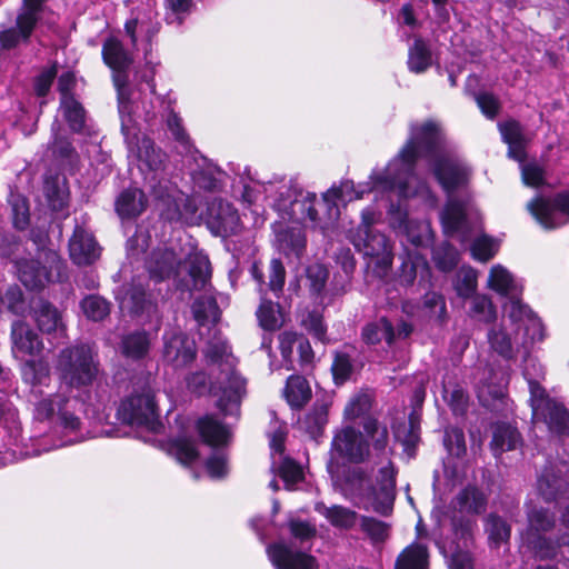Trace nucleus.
<instances>
[{
    "instance_id": "f257e3e1",
    "label": "nucleus",
    "mask_w": 569,
    "mask_h": 569,
    "mask_svg": "<svg viewBox=\"0 0 569 569\" xmlns=\"http://www.w3.org/2000/svg\"><path fill=\"white\" fill-rule=\"evenodd\" d=\"M419 158H425L436 179L448 193V201L441 212V222L447 234L462 231L466 224L467 203L456 199L451 192L465 186L470 177L468 166L448 144L442 129L435 121L411 124L410 137L399 154L383 170H373L368 182L369 188L351 180H343L323 193V201L361 199L366 192L396 193L400 199L411 197L429 198L428 186L413 173V166Z\"/></svg>"
},
{
    "instance_id": "f03ea898",
    "label": "nucleus",
    "mask_w": 569,
    "mask_h": 569,
    "mask_svg": "<svg viewBox=\"0 0 569 569\" xmlns=\"http://www.w3.org/2000/svg\"><path fill=\"white\" fill-rule=\"evenodd\" d=\"M363 430L372 441V447L378 457L385 458L376 477V485H371L368 476L360 467H355L348 471L345 482V491L359 498L366 509H372L382 516H387L392 510L396 498V471L388 459V429L377 419L367 418L363 421Z\"/></svg>"
},
{
    "instance_id": "7ed1b4c3",
    "label": "nucleus",
    "mask_w": 569,
    "mask_h": 569,
    "mask_svg": "<svg viewBox=\"0 0 569 569\" xmlns=\"http://www.w3.org/2000/svg\"><path fill=\"white\" fill-rule=\"evenodd\" d=\"M506 312L501 323L489 330L488 341L492 350L511 359L515 348L527 351L529 345L542 339V325L521 301H512Z\"/></svg>"
},
{
    "instance_id": "20e7f679",
    "label": "nucleus",
    "mask_w": 569,
    "mask_h": 569,
    "mask_svg": "<svg viewBox=\"0 0 569 569\" xmlns=\"http://www.w3.org/2000/svg\"><path fill=\"white\" fill-rule=\"evenodd\" d=\"M83 403L80 399L62 390L39 400L33 410L36 420L51 422L67 437L60 446L73 445L84 439L81 421Z\"/></svg>"
},
{
    "instance_id": "39448f33",
    "label": "nucleus",
    "mask_w": 569,
    "mask_h": 569,
    "mask_svg": "<svg viewBox=\"0 0 569 569\" xmlns=\"http://www.w3.org/2000/svg\"><path fill=\"white\" fill-rule=\"evenodd\" d=\"M98 353L90 343H76L63 348L57 358L56 369L67 388L90 386L99 370Z\"/></svg>"
},
{
    "instance_id": "423d86ee",
    "label": "nucleus",
    "mask_w": 569,
    "mask_h": 569,
    "mask_svg": "<svg viewBox=\"0 0 569 569\" xmlns=\"http://www.w3.org/2000/svg\"><path fill=\"white\" fill-rule=\"evenodd\" d=\"M137 109V104H128L126 92L120 91L121 131L129 152L137 158L141 171L157 172L162 169L166 154L154 147L150 138L141 134L133 118Z\"/></svg>"
},
{
    "instance_id": "0eeeda50",
    "label": "nucleus",
    "mask_w": 569,
    "mask_h": 569,
    "mask_svg": "<svg viewBox=\"0 0 569 569\" xmlns=\"http://www.w3.org/2000/svg\"><path fill=\"white\" fill-rule=\"evenodd\" d=\"M528 529L523 540L540 560L569 561V535L552 542L545 533L555 525L553 515L545 509H533L528 513Z\"/></svg>"
},
{
    "instance_id": "6e6552de",
    "label": "nucleus",
    "mask_w": 569,
    "mask_h": 569,
    "mask_svg": "<svg viewBox=\"0 0 569 569\" xmlns=\"http://www.w3.org/2000/svg\"><path fill=\"white\" fill-rule=\"evenodd\" d=\"M379 218L380 214L372 207L363 209L361 222L355 231H350L349 239L359 252L376 258L377 263L387 269L393 260L392 246L383 233L372 229Z\"/></svg>"
},
{
    "instance_id": "1a4fd4ad",
    "label": "nucleus",
    "mask_w": 569,
    "mask_h": 569,
    "mask_svg": "<svg viewBox=\"0 0 569 569\" xmlns=\"http://www.w3.org/2000/svg\"><path fill=\"white\" fill-rule=\"evenodd\" d=\"M207 370L190 373L186 379L188 389L200 396L208 393L216 397L217 407L224 416H239L246 392H236L231 383L219 377V372L211 375V370Z\"/></svg>"
},
{
    "instance_id": "9d476101",
    "label": "nucleus",
    "mask_w": 569,
    "mask_h": 569,
    "mask_svg": "<svg viewBox=\"0 0 569 569\" xmlns=\"http://www.w3.org/2000/svg\"><path fill=\"white\" fill-rule=\"evenodd\" d=\"M118 418L126 425L143 427L156 431L158 422L154 390L149 382H143L126 397L117 411Z\"/></svg>"
},
{
    "instance_id": "9b49d317",
    "label": "nucleus",
    "mask_w": 569,
    "mask_h": 569,
    "mask_svg": "<svg viewBox=\"0 0 569 569\" xmlns=\"http://www.w3.org/2000/svg\"><path fill=\"white\" fill-rule=\"evenodd\" d=\"M202 353L207 369L211 370V375L219 372V377L231 383L236 392H246V381L236 370L237 359L232 355L228 341L220 332H213L212 337L206 342Z\"/></svg>"
},
{
    "instance_id": "f8f14e48",
    "label": "nucleus",
    "mask_w": 569,
    "mask_h": 569,
    "mask_svg": "<svg viewBox=\"0 0 569 569\" xmlns=\"http://www.w3.org/2000/svg\"><path fill=\"white\" fill-rule=\"evenodd\" d=\"M102 58L113 71V82L118 92V110L120 109V91L126 92L129 106L137 104L138 93L129 88L126 74L127 69L133 62L131 53L123 48L118 38L110 37L103 42Z\"/></svg>"
},
{
    "instance_id": "ddd939ff",
    "label": "nucleus",
    "mask_w": 569,
    "mask_h": 569,
    "mask_svg": "<svg viewBox=\"0 0 569 569\" xmlns=\"http://www.w3.org/2000/svg\"><path fill=\"white\" fill-rule=\"evenodd\" d=\"M527 209L545 229H556L569 222V191L553 198L537 196L527 203Z\"/></svg>"
},
{
    "instance_id": "4468645a",
    "label": "nucleus",
    "mask_w": 569,
    "mask_h": 569,
    "mask_svg": "<svg viewBox=\"0 0 569 569\" xmlns=\"http://www.w3.org/2000/svg\"><path fill=\"white\" fill-rule=\"evenodd\" d=\"M530 403L536 421H543L553 433L565 435L569 432L568 411L561 403L547 397L543 388L532 387Z\"/></svg>"
},
{
    "instance_id": "2eb2a0df",
    "label": "nucleus",
    "mask_w": 569,
    "mask_h": 569,
    "mask_svg": "<svg viewBox=\"0 0 569 569\" xmlns=\"http://www.w3.org/2000/svg\"><path fill=\"white\" fill-rule=\"evenodd\" d=\"M331 453L349 462L360 463L370 457V449L360 431L351 426H345L333 436Z\"/></svg>"
},
{
    "instance_id": "dca6fc26",
    "label": "nucleus",
    "mask_w": 569,
    "mask_h": 569,
    "mask_svg": "<svg viewBox=\"0 0 569 569\" xmlns=\"http://www.w3.org/2000/svg\"><path fill=\"white\" fill-rule=\"evenodd\" d=\"M390 224L403 234L416 249L428 247L432 241V230L428 220L408 219L407 213L390 207Z\"/></svg>"
},
{
    "instance_id": "f3484780",
    "label": "nucleus",
    "mask_w": 569,
    "mask_h": 569,
    "mask_svg": "<svg viewBox=\"0 0 569 569\" xmlns=\"http://www.w3.org/2000/svg\"><path fill=\"white\" fill-rule=\"evenodd\" d=\"M207 224L213 234L228 237L240 230V217L229 202L214 199L208 206Z\"/></svg>"
},
{
    "instance_id": "a211bd4d",
    "label": "nucleus",
    "mask_w": 569,
    "mask_h": 569,
    "mask_svg": "<svg viewBox=\"0 0 569 569\" xmlns=\"http://www.w3.org/2000/svg\"><path fill=\"white\" fill-rule=\"evenodd\" d=\"M163 342V359L173 368H184L196 359V343L182 332L172 331L164 333Z\"/></svg>"
},
{
    "instance_id": "6ab92c4d",
    "label": "nucleus",
    "mask_w": 569,
    "mask_h": 569,
    "mask_svg": "<svg viewBox=\"0 0 569 569\" xmlns=\"http://www.w3.org/2000/svg\"><path fill=\"white\" fill-rule=\"evenodd\" d=\"M316 198L315 193H307L301 199L295 200H291L290 197L287 199L281 198L274 202V208L280 212L283 220H309L315 227L325 229L315 208Z\"/></svg>"
},
{
    "instance_id": "aec40b11",
    "label": "nucleus",
    "mask_w": 569,
    "mask_h": 569,
    "mask_svg": "<svg viewBox=\"0 0 569 569\" xmlns=\"http://www.w3.org/2000/svg\"><path fill=\"white\" fill-rule=\"evenodd\" d=\"M69 254L78 266L93 263L100 256V247L94 237L82 226H76L69 240Z\"/></svg>"
},
{
    "instance_id": "412c9836",
    "label": "nucleus",
    "mask_w": 569,
    "mask_h": 569,
    "mask_svg": "<svg viewBox=\"0 0 569 569\" xmlns=\"http://www.w3.org/2000/svg\"><path fill=\"white\" fill-rule=\"evenodd\" d=\"M268 556L277 569H318L316 559L301 551H293L286 543L278 542L268 547Z\"/></svg>"
},
{
    "instance_id": "4be33fe9",
    "label": "nucleus",
    "mask_w": 569,
    "mask_h": 569,
    "mask_svg": "<svg viewBox=\"0 0 569 569\" xmlns=\"http://www.w3.org/2000/svg\"><path fill=\"white\" fill-rule=\"evenodd\" d=\"M186 254H177L173 249L158 248L147 260L150 277L157 281L174 277Z\"/></svg>"
},
{
    "instance_id": "5701e85b",
    "label": "nucleus",
    "mask_w": 569,
    "mask_h": 569,
    "mask_svg": "<svg viewBox=\"0 0 569 569\" xmlns=\"http://www.w3.org/2000/svg\"><path fill=\"white\" fill-rule=\"evenodd\" d=\"M12 351L14 353L38 356L43 349V342L31 327L17 320L11 326Z\"/></svg>"
},
{
    "instance_id": "b1692460",
    "label": "nucleus",
    "mask_w": 569,
    "mask_h": 569,
    "mask_svg": "<svg viewBox=\"0 0 569 569\" xmlns=\"http://www.w3.org/2000/svg\"><path fill=\"white\" fill-rule=\"evenodd\" d=\"M488 288L509 298V303L506 307H509L512 301H520L518 297L522 291L521 283L501 264L491 267L488 276Z\"/></svg>"
},
{
    "instance_id": "393cba45",
    "label": "nucleus",
    "mask_w": 569,
    "mask_h": 569,
    "mask_svg": "<svg viewBox=\"0 0 569 569\" xmlns=\"http://www.w3.org/2000/svg\"><path fill=\"white\" fill-rule=\"evenodd\" d=\"M34 320L39 330L54 338H66V325L59 310L49 302L40 301L34 308Z\"/></svg>"
},
{
    "instance_id": "a878e982",
    "label": "nucleus",
    "mask_w": 569,
    "mask_h": 569,
    "mask_svg": "<svg viewBox=\"0 0 569 569\" xmlns=\"http://www.w3.org/2000/svg\"><path fill=\"white\" fill-rule=\"evenodd\" d=\"M37 22L31 13H18L16 27H11L0 31L1 49L10 50L27 42L36 27Z\"/></svg>"
},
{
    "instance_id": "bb28decb",
    "label": "nucleus",
    "mask_w": 569,
    "mask_h": 569,
    "mask_svg": "<svg viewBox=\"0 0 569 569\" xmlns=\"http://www.w3.org/2000/svg\"><path fill=\"white\" fill-rule=\"evenodd\" d=\"M499 131L502 140L508 144L509 158L523 162L526 160L527 138L522 132L520 123L515 120L499 123Z\"/></svg>"
},
{
    "instance_id": "cd10ccee",
    "label": "nucleus",
    "mask_w": 569,
    "mask_h": 569,
    "mask_svg": "<svg viewBox=\"0 0 569 569\" xmlns=\"http://www.w3.org/2000/svg\"><path fill=\"white\" fill-rule=\"evenodd\" d=\"M118 299L122 310L134 315H142L144 312L150 315L156 311V306L151 302L141 284L132 283L124 289Z\"/></svg>"
},
{
    "instance_id": "c85d7f7f",
    "label": "nucleus",
    "mask_w": 569,
    "mask_h": 569,
    "mask_svg": "<svg viewBox=\"0 0 569 569\" xmlns=\"http://www.w3.org/2000/svg\"><path fill=\"white\" fill-rule=\"evenodd\" d=\"M430 268L426 258L419 252L407 250V258H405L399 273V282L402 286H411L417 277H420V280H428Z\"/></svg>"
},
{
    "instance_id": "c756f323",
    "label": "nucleus",
    "mask_w": 569,
    "mask_h": 569,
    "mask_svg": "<svg viewBox=\"0 0 569 569\" xmlns=\"http://www.w3.org/2000/svg\"><path fill=\"white\" fill-rule=\"evenodd\" d=\"M146 207V196L136 187L123 190L116 201V211L121 218L138 217L144 211Z\"/></svg>"
},
{
    "instance_id": "7c9ffc66",
    "label": "nucleus",
    "mask_w": 569,
    "mask_h": 569,
    "mask_svg": "<svg viewBox=\"0 0 569 569\" xmlns=\"http://www.w3.org/2000/svg\"><path fill=\"white\" fill-rule=\"evenodd\" d=\"M16 266L20 281L30 290L41 289L49 281L47 269L37 260L18 261Z\"/></svg>"
},
{
    "instance_id": "2f4dec72",
    "label": "nucleus",
    "mask_w": 569,
    "mask_h": 569,
    "mask_svg": "<svg viewBox=\"0 0 569 569\" xmlns=\"http://www.w3.org/2000/svg\"><path fill=\"white\" fill-rule=\"evenodd\" d=\"M328 422V405L316 402L313 407L298 420V428L312 439L319 437Z\"/></svg>"
},
{
    "instance_id": "473e14b6",
    "label": "nucleus",
    "mask_w": 569,
    "mask_h": 569,
    "mask_svg": "<svg viewBox=\"0 0 569 569\" xmlns=\"http://www.w3.org/2000/svg\"><path fill=\"white\" fill-rule=\"evenodd\" d=\"M197 426L199 435L204 443L211 447H219L228 443L230 431L212 416H206L199 419Z\"/></svg>"
},
{
    "instance_id": "72a5a7b5",
    "label": "nucleus",
    "mask_w": 569,
    "mask_h": 569,
    "mask_svg": "<svg viewBox=\"0 0 569 569\" xmlns=\"http://www.w3.org/2000/svg\"><path fill=\"white\" fill-rule=\"evenodd\" d=\"M317 512L323 516L333 527L339 529H351L358 522V515L356 511L342 507V506H331L328 507L323 502H318L315 506Z\"/></svg>"
},
{
    "instance_id": "f704fd0d",
    "label": "nucleus",
    "mask_w": 569,
    "mask_h": 569,
    "mask_svg": "<svg viewBox=\"0 0 569 569\" xmlns=\"http://www.w3.org/2000/svg\"><path fill=\"white\" fill-rule=\"evenodd\" d=\"M277 242L284 254L299 258L306 249L307 240L302 228L296 226L278 232Z\"/></svg>"
},
{
    "instance_id": "c9c22d12",
    "label": "nucleus",
    "mask_w": 569,
    "mask_h": 569,
    "mask_svg": "<svg viewBox=\"0 0 569 569\" xmlns=\"http://www.w3.org/2000/svg\"><path fill=\"white\" fill-rule=\"evenodd\" d=\"M150 345V338L147 332L136 331L122 337L120 350L126 358L139 360L148 355Z\"/></svg>"
},
{
    "instance_id": "e433bc0d",
    "label": "nucleus",
    "mask_w": 569,
    "mask_h": 569,
    "mask_svg": "<svg viewBox=\"0 0 569 569\" xmlns=\"http://www.w3.org/2000/svg\"><path fill=\"white\" fill-rule=\"evenodd\" d=\"M257 318L261 328L268 331L280 329L286 321L280 306L264 298H261V303L257 310Z\"/></svg>"
},
{
    "instance_id": "4c0bfd02",
    "label": "nucleus",
    "mask_w": 569,
    "mask_h": 569,
    "mask_svg": "<svg viewBox=\"0 0 569 569\" xmlns=\"http://www.w3.org/2000/svg\"><path fill=\"white\" fill-rule=\"evenodd\" d=\"M395 569H428L427 548L420 543L408 546L399 555Z\"/></svg>"
},
{
    "instance_id": "58836bf2",
    "label": "nucleus",
    "mask_w": 569,
    "mask_h": 569,
    "mask_svg": "<svg viewBox=\"0 0 569 569\" xmlns=\"http://www.w3.org/2000/svg\"><path fill=\"white\" fill-rule=\"evenodd\" d=\"M362 338L369 345H377L385 340L388 346H391L396 340V333L392 325L386 318H380L362 329Z\"/></svg>"
},
{
    "instance_id": "ea45409f",
    "label": "nucleus",
    "mask_w": 569,
    "mask_h": 569,
    "mask_svg": "<svg viewBox=\"0 0 569 569\" xmlns=\"http://www.w3.org/2000/svg\"><path fill=\"white\" fill-rule=\"evenodd\" d=\"M189 274L193 281L194 289H204L211 278V264L208 257L202 252L189 254Z\"/></svg>"
},
{
    "instance_id": "a19ab883",
    "label": "nucleus",
    "mask_w": 569,
    "mask_h": 569,
    "mask_svg": "<svg viewBox=\"0 0 569 569\" xmlns=\"http://www.w3.org/2000/svg\"><path fill=\"white\" fill-rule=\"evenodd\" d=\"M284 396L291 407H302L311 397L308 381L300 376H291L287 380Z\"/></svg>"
},
{
    "instance_id": "79ce46f5",
    "label": "nucleus",
    "mask_w": 569,
    "mask_h": 569,
    "mask_svg": "<svg viewBox=\"0 0 569 569\" xmlns=\"http://www.w3.org/2000/svg\"><path fill=\"white\" fill-rule=\"evenodd\" d=\"M432 64V56L422 39H416L409 48L408 68L411 72L422 73Z\"/></svg>"
},
{
    "instance_id": "37998d69",
    "label": "nucleus",
    "mask_w": 569,
    "mask_h": 569,
    "mask_svg": "<svg viewBox=\"0 0 569 569\" xmlns=\"http://www.w3.org/2000/svg\"><path fill=\"white\" fill-rule=\"evenodd\" d=\"M520 441V435L516 428L509 425H498L495 428L491 441V449L495 455L503 451L513 450Z\"/></svg>"
},
{
    "instance_id": "c03bdc74",
    "label": "nucleus",
    "mask_w": 569,
    "mask_h": 569,
    "mask_svg": "<svg viewBox=\"0 0 569 569\" xmlns=\"http://www.w3.org/2000/svg\"><path fill=\"white\" fill-rule=\"evenodd\" d=\"M22 378L32 387L47 385L50 378V368L44 360H28L22 366Z\"/></svg>"
},
{
    "instance_id": "a18cd8bd",
    "label": "nucleus",
    "mask_w": 569,
    "mask_h": 569,
    "mask_svg": "<svg viewBox=\"0 0 569 569\" xmlns=\"http://www.w3.org/2000/svg\"><path fill=\"white\" fill-rule=\"evenodd\" d=\"M456 500L461 511L471 513L481 512L486 506L483 493L475 487H468L461 490Z\"/></svg>"
},
{
    "instance_id": "49530a36",
    "label": "nucleus",
    "mask_w": 569,
    "mask_h": 569,
    "mask_svg": "<svg viewBox=\"0 0 569 569\" xmlns=\"http://www.w3.org/2000/svg\"><path fill=\"white\" fill-rule=\"evenodd\" d=\"M194 318L203 325L204 322H216L219 319L220 311L217 300L213 296H202L193 302Z\"/></svg>"
},
{
    "instance_id": "de8ad7c7",
    "label": "nucleus",
    "mask_w": 569,
    "mask_h": 569,
    "mask_svg": "<svg viewBox=\"0 0 569 569\" xmlns=\"http://www.w3.org/2000/svg\"><path fill=\"white\" fill-rule=\"evenodd\" d=\"M60 109L74 132H80L84 126V110L73 97L61 98Z\"/></svg>"
},
{
    "instance_id": "09e8293b",
    "label": "nucleus",
    "mask_w": 569,
    "mask_h": 569,
    "mask_svg": "<svg viewBox=\"0 0 569 569\" xmlns=\"http://www.w3.org/2000/svg\"><path fill=\"white\" fill-rule=\"evenodd\" d=\"M81 309L88 319L101 321L110 313V303L100 296L90 295L81 301Z\"/></svg>"
},
{
    "instance_id": "8fccbe9b",
    "label": "nucleus",
    "mask_w": 569,
    "mask_h": 569,
    "mask_svg": "<svg viewBox=\"0 0 569 569\" xmlns=\"http://www.w3.org/2000/svg\"><path fill=\"white\" fill-rule=\"evenodd\" d=\"M563 480L553 472V470H545L538 478L537 488L539 493L546 501L555 500L562 488Z\"/></svg>"
},
{
    "instance_id": "3c124183",
    "label": "nucleus",
    "mask_w": 569,
    "mask_h": 569,
    "mask_svg": "<svg viewBox=\"0 0 569 569\" xmlns=\"http://www.w3.org/2000/svg\"><path fill=\"white\" fill-rule=\"evenodd\" d=\"M455 289L459 297H471L477 289V271L471 267H461L456 276Z\"/></svg>"
},
{
    "instance_id": "603ef678",
    "label": "nucleus",
    "mask_w": 569,
    "mask_h": 569,
    "mask_svg": "<svg viewBox=\"0 0 569 569\" xmlns=\"http://www.w3.org/2000/svg\"><path fill=\"white\" fill-rule=\"evenodd\" d=\"M372 405V399L368 393H358L353 396L343 410L346 420L355 421L356 419L367 415Z\"/></svg>"
},
{
    "instance_id": "864d4df0",
    "label": "nucleus",
    "mask_w": 569,
    "mask_h": 569,
    "mask_svg": "<svg viewBox=\"0 0 569 569\" xmlns=\"http://www.w3.org/2000/svg\"><path fill=\"white\" fill-rule=\"evenodd\" d=\"M458 251L449 243H442L433 250L436 266L442 271H450L458 264Z\"/></svg>"
},
{
    "instance_id": "5fc2aeb1",
    "label": "nucleus",
    "mask_w": 569,
    "mask_h": 569,
    "mask_svg": "<svg viewBox=\"0 0 569 569\" xmlns=\"http://www.w3.org/2000/svg\"><path fill=\"white\" fill-rule=\"evenodd\" d=\"M471 316L479 321H491L496 316L491 300L487 296L476 295L471 302Z\"/></svg>"
},
{
    "instance_id": "6e6d98bb",
    "label": "nucleus",
    "mask_w": 569,
    "mask_h": 569,
    "mask_svg": "<svg viewBox=\"0 0 569 569\" xmlns=\"http://www.w3.org/2000/svg\"><path fill=\"white\" fill-rule=\"evenodd\" d=\"M332 376L336 385L345 383L352 373V362L350 357L343 352H337L331 366Z\"/></svg>"
},
{
    "instance_id": "4d7b16f0",
    "label": "nucleus",
    "mask_w": 569,
    "mask_h": 569,
    "mask_svg": "<svg viewBox=\"0 0 569 569\" xmlns=\"http://www.w3.org/2000/svg\"><path fill=\"white\" fill-rule=\"evenodd\" d=\"M279 472L287 489L289 490H292L293 487L303 478V472L300 466L289 458L282 459L279 466Z\"/></svg>"
},
{
    "instance_id": "13d9d810",
    "label": "nucleus",
    "mask_w": 569,
    "mask_h": 569,
    "mask_svg": "<svg viewBox=\"0 0 569 569\" xmlns=\"http://www.w3.org/2000/svg\"><path fill=\"white\" fill-rule=\"evenodd\" d=\"M498 242L486 236L477 238L471 247L475 259L486 262L498 251Z\"/></svg>"
},
{
    "instance_id": "bf43d9fd",
    "label": "nucleus",
    "mask_w": 569,
    "mask_h": 569,
    "mask_svg": "<svg viewBox=\"0 0 569 569\" xmlns=\"http://www.w3.org/2000/svg\"><path fill=\"white\" fill-rule=\"evenodd\" d=\"M487 531L489 539L496 545L505 542L510 537L509 526L497 516H489L487 519Z\"/></svg>"
},
{
    "instance_id": "052dcab7",
    "label": "nucleus",
    "mask_w": 569,
    "mask_h": 569,
    "mask_svg": "<svg viewBox=\"0 0 569 569\" xmlns=\"http://www.w3.org/2000/svg\"><path fill=\"white\" fill-rule=\"evenodd\" d=\"M361 529L375 542L383 541L389 535L388 525L375 518L362 517Z\"/></svg>"
},
{
    "instance_id": "680f3d73",
    "label": "nucleus",
    "mask_w": 569,
    "mask_h": 569,
    "mask_svg": "<svg viewBox=\"0 0 569 569\" xmlns=\"http://www.w3.org/2000/svg\"><path fill=\"white\" fill-rule=\"evenodd\" d=\"M522 373L525 379L528 381L530 397H532V387L537 386L538 388H542L539 385L538 380L542 378L545 375L543 367L536 358H532L529 355H527L525 358Z\"/></svg>"
},
{
    "instance_id": "e2e57ef3",
    "label": "nucleus",
    "mask_w": 569,
    "mask_h": 569,
    "mask_svg": "<svg viewBox=\"0 0 569 569\" xmlns=\"http://www.w3.org/2000/svg\"><path fill=\"white\" fill-rule=\"evenodd\" d=\"M44 192L53 210H61L67 204L68 191L64 186H59L56 181L47 180Z\"/></svg>"
},
{
    "instance_id": "0e129e2a",
    "label": "nucleus",
    "mask_w": 569,
    "mask_h": 569,
    "mask_svg": "<svg viewBox=\"0 0 569 569\" xmlns=\"http://www.w3.org/2000/svg\"><path fill=\"white\" fill-rule=\"evenodd\" d=\"M419 2L432 6V13L430 14L433 22L441 27L449 22L450 13L452 11L451 0H419Z\"/></svg>"
},
{
    "instance_id": "69168bd1",
    "label": "nucleus",
    "mask_w": 569,
    "mask_h": 569,
    "mask_svg": "<svg viewBox=\"0 0 569 569\" xmlns=\"http://www.w3.org/2000/svg\"><path fill=\"white\" fill-rule=\"evenodd\" d=\"M521 178L526 186L539 187L545 183V170L537 162H520Z\"/></svg>"
},
{
    "instance_id": "338daca9",
    "label": "nucleus",
    "mask_w": 569,
    "mask_h": 569,
    "mask_svg": "<svg viewBox=\"0 0 569 569\" xmlns=\"http://www.w3.org/2000/svg\"><path fill=\"white\" fill-rule=\"evenodd\" d=\"M443 443L452 456L461 457L466 452L465 435L461 429H448L445 433Z\"/></svg>"
},
{
    "instance_id": "774afa93",
    "label": "nucleus",
    "mask_w": 569,
    "mask_h": 569,
    "mask_svg": "<svg viewBox=\"0 0 569 569\" xmlns=\"http://www.w3.org/2000/svg\"><path fill=\"white\" fill-rule=\"evenodd\" d=\"M172 451L179 462L189 465L198 458L196 445L191 440L179 439L173 442Z\"/></svg>"
}]
</instances>
